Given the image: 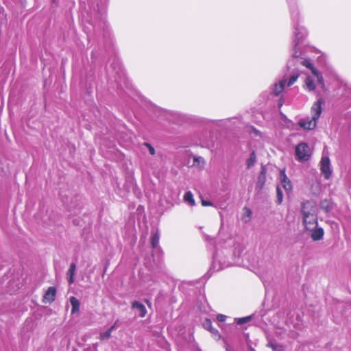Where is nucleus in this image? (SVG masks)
<instances>
[{"label": "nucleus", "instance_id": "obj_1", "mask_svg": "<svg viewBox=\"0 0 351 351\" xmlns=\"http://www.w3.org/2000/svg\"><path fill=\"white\" fill-rule=\"evenodd\" d=\"M289 9L293 26V52L292 58L289 60L287 66L289 69L294 66L301 64L308 69H311L317 80L323 81L322 74L313 66L310 60L308 52L311 48L304 45V41L307 36L306 29L299 23V11L293 0L289 1Z\"/></svg>", "mask_w": 351, "mask_h": 351}, {"label": "nucleus", "instance_id": "obj_2", "mask_svg": "<svg viewBox=\"0 0 351 351\" xmlns=\"http://www.w3.org/2000/svg\"><path fill=\"white\" fill-rule=\"evenodd\" d=\"M317 208L313 202L307 201L302 205L301 213L302 222L307 231L311 232V237L313 241H319L324 236V230L318 227Z\"/></svg>", "mask_w": 351, "mask_h": 351}, {"label": "nucleus", "instance_id": "obj_3", "mask_svg": "<svg viewBox=\"0 0 351 351\" xmlns=\"http://www.w3.org/2000/svg\"><path fill=\"white\" fill-rule=\"evenodd\" d=\"M325 103L324 99L319 98L315 101L311 109V117H307L301 119L298 124L304 130H313L316 127L317 121L319 119L322 112V105Z\"/></svg>", "mask_w": 351, "mask_h": 351}, {"label": "nucleus", "instance_id": "obj_4", "mask_svg": "<svg viewBox=\"0 0 351 351\" xmlns=\"http://www.w3.org/2000/svg\"><path fill=\"white\" fill-rule=\"evenodd\" d=\"M106 9L102 8L97 11L94 10L91 12L90 19H87L88 22L91 24L94 29L101 28L105 25Z\"/></svg>", "mask_w": 351, "mask_h": 351}, {"label": "nucleus", "instance_id": "obj_5", "mask_svg": "<svg viewBox=\"0 0 351 351\" xmlns=\"http://www.w3.org/2000/svg\"><path fill=\"white\" fill-rule=\"evenodd\" d=\"M295 156L298 160L304 162L309 160L311 152L308 144L300 143L295 147Z\"/></svg>", "mask_w": 351, "mask_h": 351}, {"label": "nucleus", "instance_id": "obj_6", "mask_svg": "<svg viewBox=\"0 0 351 351\" xmlns=\"http://www.w3.org/2000/svg\"><path fill=\"white\" fill-rule=\"evenodd\" d=\"M320 169L326 179H329L331 176L330 161L328 156H323L320 161Z\"/></svg>", "mask_w": 351, "mask_h": 351}, {"label": "nucleus", "instance_id": "obj_7", "mask_svg": "<svg viewBox=\"0 0 351 351\" xmlns=\"http://www.w3.org/2000/svg\"><path fill=\"white\" fill-rule=\"evenodd\" d=\"M309 69L311 71H312L311 69ZM311 72H313V71H311ZM312 74L313 75V77L307 76L305 79V87L309 91H312L315 89V87H316L315 83L316 82L321 84L322 86H324V80L322 81V82H319L317 80V77L315 75V74L313 73H312Z\"/></svg>", "mask_w": 351, "mask_h": 351}, {"label": "nucleus", "instance_id": "obj_8", "mask_svg": "<svg viewBox=\"0 0 351 351\" xmlns=\"http://www.w3.org/2000/svg\"><path fill=\"white\" fill-rule=\"evenodd\" d=\"M280 184L278 186H280L281 189H283L287 193L291 191L292 184L291 181L287 177L285 170L280 171Z\"/></svg>", "mask_w": 351, "mask_h": 351}, {"label": "nucleus", "instance_id": "obj_9", "mask_svg": "<svg viewBox=\"0 0 351 351\" xmlns=\"http://www.w3.org/2000/svg\"><path fill=\"white\" fill-rule=\"evenodd\" d=\"M287 79L283 78L280 80L278 82L276 83L272 88V93L278 96L285 88L286 86Z\"/></svg>", "mask_w": 351, "mask_h": 351}, {"label": "nucleus", "instance_id": "obj_10", "mask_svg": "<svg viewBox=\"0 0 351 351\" xmlns=\"http://www.w3.org/2000/svg\"><path fill=\"white\" fill-rule=\"evenodd\" d=\"M56 289L54 287H50L44 295V300L49 302H52L55 300Z\"/></svg>", "mask_w": 351, "mask_h": 351}, {"label": "nucleus", "instance_id": "obj_11", "mask_svg": "<svg viewBox=\"0 0 351 351\" xmlns=\"http://www.w3.org/2000/svg\"><path fill=\"white\" fill-rule=\"evenodd\" d=\"M132 308H135L138 311V315L140 317H143L147 313L145 306L141 302L135 301L132 304Z\"/></svg>", "mask_w": 351, "mask_h": 351}, {"label": "nucleus", "instance_id": "obj_12", "mask_svg": "<svg viewBox=\"0 0 351 351\" xmlns=\"http://www.w3.org/2000/svg\"><path fill=\"white\" fill-rule=\"evenodd\" d=\"M70 303L72 306L71 313L74 314L75 313L79 312L80 306V302L79 300H77L75 297H71Z\"/></svg>", "mask_w": 351, "mask_h": 351}, {"label": "nucleus", "instance_id": "obj_13", "mask_svg": "<svg viewBox=\"0 0 351 351\" xmlns=\"http://www.w3.org/2000/svg\"><path fill=\"white\" fill-rule=\"evenodd\" d=\"M76 265L75 263H71L70 267L68 270L67 274L69 277V284H72L74 282V275L75 272Z\"/></svg>", "mask_w": 351, "mask_h": 351}, {"label": "nucleus", "instance_id": "obj_14", "mask_svg": "<svg viewBox=\"0 0 351 351\" xmlns=\"http://www.w3.org/2000/svg\"><path fill=\"white\" fill-rule=\"evenodd\" d=\"M256 161V156L254 151L252 152L249 158L246 160V166L248 169L253 167Z\"/></svg>", "mask_w": 351, "mask_h": 351}, {"label": "nucleus", "instance_id": "obj_15", "mask_svg": "<svg viewBox=\"0 0 351 351\" xmlns=\"http://www.w3.org/2000/svg\"><path fill=\"white\" fill-rule=\"evenodd\" d=\"M298 77H299V73H298V71H295L291 74V75L290 76V77L289 79H287V77H285V79L287 80V81L286 82V86H292L297 81Z\"/></svg>", "mask_w": 351, "mask_h": 351}, {"label": "nucleus", "instance_id": "obj_16", "mask_svg": "<svg viewBox=\"0 0 351 351\" xmlns=\"http://www.w3.org/2000/svg\"><path fill=\"white\" fill-rule=\"evenodd\" d=\"M184 200L186 203H187L190 206L195 205V199L193 198V195L191 191H187L185 193L184 195Z\"/></svg>", "mask_w": 351, "mask_h": 351}, {"label": "nucleus", "instance_id": "obj_17", "mask_svg": "<svg viewBox=\"0 0 351 351\" xmlns=\"http://www.w3.org/2000/svg\"><path fill=\"white\" fill-rule=\"evenodd\" d=\"M160 234L158 231H156L155 233L152 234L151 237V244L153 248H156L158 247L159 243Z\"/></svg>", "mask_w": 351, "mask_h": 351}, {"label": "nucleus", "instance_id": "obj_18", "mask_svg": "<svg viewBox=\"0 0 351 351\" xmlns=\"http://www.w3.org/2000/svg\"><path fill=\"white\" fill-rule=\"evenodd\" d=\"M243 211H244V213H243V215L242 217V220L243 221L244 223H247L251 219L252 213L251 210L247 207H245L243 208Z\"/></svg>", "mask_w": 351, "mask_h": 351}, {"label": "nucleus", "instance_id": "obj_19", "mask_svg": "<svg viewBox=\"0 0 351 351\" xmlns=\"http://www.w3.org/2000/svg\"><path fill=\"white\" fill-rule=\"evenodd\" d=\"M205 165L204 159L201 156H195L193 158V165L199 168H203Z\"/></svg>", "mask_w": 351, "mask_h": 351}, {"label": "nucleus", "instance_id": "obj_20", "mask_svg": "<svg viewBox=\"0 0 351 351\" xmlns=\"http://www.w3.org/2000/svg\"><path fill=\"white\" fill-rule=\"evenodd\" d=\"M267 346L272 348L274 351H283L284 348L282 345L274 343L271 341H269L267 343Z\"/></svg>", "mask_w": 351, "mask_h": 351}, {"label": "nucleus", "instance_id": "obj_21", "mask_svg": "<svg viewBox=\"0 0 351 351\" xmlns=\"http://www.w3.org/2000/svg\"><path fill=\"white\" fill-rule=\"evenodd\" d=\"M252 317L250 315V316H247V317H241V318H236L235 322L237 324L242 325V324H244L251 321Z\"/></svg>", "mask_w": 351, "mask_h": 351}, {"label": "nucleus", "instance_id": "obj_22", "mask_svg": "<svg viewBox=\"0 0 351 351\" xmlns=\"http://www.w3.org/2000/svg\"><path fill=\"white\" fill-rule=\"evenodd\" d=\"M276 193H277V204H280L282 202V199H283V193H282V191L280 188V186H277V188H276Z\"/></svg>", "mask_w": 351, "mask_h": 351}, {"label": "nucleus", "instance_id": "obj_23", "mask_svg": "<svg viewBox=\"0 0 351 351\" xmlns=\"http://www.w3.org/2000/svg\"><path fill=\"white\" fill-rule=\"evenodd\" d=\"M321 208L322 209L325 210L326 212H328L331 210L332 206L330 204V203L328 201L324 200V201L322 202Z\"/></svg>", "mask_w": 351, "mask_h": 351}, {"label": "nucleus", "instance_id": "obj_24", "mask_svg": "<svg viewBox=\"0 0 351 351\" xmlns=\"http://www.w3.org/2000/svg\"><path fill=\"white\" fill-rule=\"evenodd\" d=\"M112 332L108 329L106 332H103L100 333V339L101 340L108 339L110 337Z\"/></svg>", "mask_w": 351, "mask_h": 351}, {"label": "nucleus", "instance_id": "obj_25", "mask_svg": "<svg viewBox=\"0 0 351 351\" xmlns=\"http://www.w3.org/2000/svg\"><path fill=\"white\" fill-rule=\"evenodd\" d=\"M203 327L208 330H211L213 326L210 319H206L203 323Z\"/></svg>", "mask_w": 351, "mask_h": 351}, {"label": "nucleus", "instance_id": "obj_26", "mask_svg": "<svg viewBox=\"0 0 351 351\" xmlns=\"http://www.w3.org/2000/svg\"><path fill=\"white\" fill-rule=\"evenodd\" d=\"M144 145L147 147L149 152L151 155L154 156L155 154V149L152 146L151 144L148 143H145Z\"/></svg>", "mask_w": 351, "mask_h": 351}, {"label": "nucleus", "instance_id": "obj_27", "mask_svg": "<svg viewBox=\"0 0 351 351\" xmlns=\"http://www.w3.org/2000/svg\"><path fill=\"white\" fill-rule=\"evenodd\" d=\"M209 331L216 339H219L220 338V334L217 329L212 328V329L209 330Z\"/></svg>", "mask_w": 351, "mask_h": 351}, {"label": "nucleus", "instance_id": "obj_28", "mask_svg": "<svg viewBox=\"0 0 351 351\" xmlns=\"http://www.w3.org/2000/svg\"><path fill=\"white\" fill-rule=\"evenodd\" d=\"M216 261H217V254H215L214 256H213V269L214 270H220L221 269H222L223 267H221V266H219L218 267H217L216 266Z\"/></svg>", "mask_w": 351, "mask_h": 351}, {"label": "nucleus", "instance_id": "obj_29", "mask_svg": "<svg viewBox=\"0 0 351 351\" xmlns=\"http://www.w3.org/2000/svg\"><path fill=\"white\" fill-rule=\"evenodd\" d=\"M226 316L224 315H222V314H219L217 316V319L219 322H224L226 320Z\"/></svg>", "mask_w": 351, "mask_h": 351}, {"label": "nucleus", "instance_id": "obj_30", "mask_svg": "<svg viewBox=\"0 0 351 351\" xmlns=\"http://www.w3.org/2000/svg\"><path fill=\"white\" fill-rule=\"evenodd\" d=\"M202 204L203 206H211L212 205V203L209 201H206V200H202Z\"/></svg>", "mask_w": 351, "mask_h": 351}, {"label": "nucleus", "instance_id": "obj_31", "mask_svg": "<svg viewBox=\"0 0 351 351\" xmlns=\"http://www.w3.org/2000/svg\"><path fill=\"white\" fill-rule=\"evenodd\" d=\"M118 321H116L114 324L109 328V330L112 332L114 329H116L117 326Z\"/></svg>", "mask_w": 351, "mask_h": 351}, {"label": "nucleus", "instance_id": "obj_32", "mask_svg": "<svg viewBox=\"0 0 351 351\" xmlns=\"http://www.w3.org/2000/svg\"><path fill=\"white\" fill-rule=\"evenodd\" d=\"M252 131L255 135L260 136H261V132L259 131H258L257 130H256L255 128H252Z\"/></svg>", "mask_w": 351, "mask_h": 351}, {"label": "nucleus", "instance_id": "obj_33", "mask_svg": "<svg viewBox=\"0 0 351 351\" xmlns=\"http://www.w3.org/2000/svg\"><path fill=\"white\" fill-rule=\"evenodd\" d=\"M282 101H281V99L280 100L279 103H278V106L280 108L282 106Z\"/></svg>", "mask_w": 351, "mask_h": 351}, {"label": "nucleus", "instance_id": "obj_34", "mask_svg": "<svg viewBox=\"0 0 351 351\" xmlns=\"http://www.w3.org/2000/svg\"><path fill=\"white\" fill-rule=\"evenodd\" d=\"M251 351H255L254 349L251 348Z\"/></svg>", "mask_w": 351, "mask_h": 351}]
</instances>
